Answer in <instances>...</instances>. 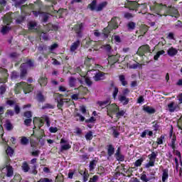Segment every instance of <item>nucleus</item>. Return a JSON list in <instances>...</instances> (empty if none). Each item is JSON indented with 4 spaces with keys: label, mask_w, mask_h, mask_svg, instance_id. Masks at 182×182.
I'll return each mask as SVG.
<instances>
[{
    "label": "nucleus",
    "mask_w": 182,
    "mask_h": 182,
    "mask_svg": "<svg viewBox=\"0 0 182 182\" xmlns=\"http://www.w3.org/2000/svg\"><path fill=\"white\" fill-rule=\"evenodd\" d=\"M156 10L159 14H163L165 16L169 15V16L177 18V16H180V14H178V10L176 9V7L167 6L166 4H158L156 5Z\"/></svg>",
    "instance_id": "f257e3e1"
},
{
    "label": "nucleus",
    "mask_w": 182,
    "mask_h": 182,
    "mask_svg": "<svg viewBox=\"0 0 182 182\" xmlns=\"http://www.w3.org/2000/svg\"><path fill=\"white\" fill-rule=\"evenodd\" d=\"M117 19L119 17L114 16L109 22H108V26L105 27L102 30V34L104 38H109V35L112 31L117 29L119 28V23H117Z\"/></svg>",
    "instance_id": "f03ea898"
},
{
    "label": "nucleus",
    "mask_w": 182,
    "mask_h": 182,
    "mask_svg": "<svg viewBox=\"0 0 182 182\" xmlns=\"http://www.w3.org/2000/svg\"><path fill=\"white\" fill-rule=\"evenodd\" d=\"M127 5L129 11H134L135 12H137V11H139V8H141V11L139 14H141V11L147 9V3L140 4H138L137 1H128Z\"/></svg>",
    "instance_id": "7ed1b4c3"
},
{
    "label": "nucleus",
    "mask_w": 182,
    "mask_h": 182,
    "mask_svg": "<svg viewBox=\"0 0 182 182\" xmlns=\"http://www.w3.org/2000/svg\"><path fill=\"white\" fill-rule=\"evenodd\" d=\"M157 156H159V152L157 151H152L151 154L148 155L149 161L146 164V168L154 167V164L156 163V159H157Z\"/></svg>",
    "instance_id": "20e7f679"
},
{
    "label": "nucleus",
    "mask_w": 182,
    "mask_h": 182,
    "mask_svg": "<svg viewBox=\"0 0 182 182\" xmlns=\"http://www.w3.org/2000/svg\"><path fill=\"white\" fill-rule=\"evenodd\" d=\"M17 87H22L25 95H27V93H31V92H33V86H32L31 84H28L25 82H18L16 84Z\"/></svg>",
    "instance_id": "39448f33"
},
{
    "label": "nucleus",
    "mask_w": 182,
    "mask_h": 182,
    "mask_svg": "<svg viewBox=\"0 0 182 182\" xmlns=\"http://www.w3.org/2000/svg\"><path fill=\"white\" fill-rule=\"evenodd\" d=\"M31 9H35V5L33 4H30L29 5L24 4L21 6V14H23L26 16L31 15V14H32Z\"/></svg>",
    "instance_id": "423d86ee"
},
{
    "label": "nucleus",
    "mask_w": 182,
    "mask_h": 182,
    "mask_svg": "<svg viewBox=\"0 0 182 182\" xmlns=\"http://www.w3.org/2000/svg\"><path fill=\"white\" fill-rule=\"evenodd\" d=\"M150 52H151L150 46L145 44L139 48L137 55H139V56H144L145 53H150Z\"/></svg>",
    "instance_id": "0eeeda50"
},
{
    "label": "nucleus",
    "mask_w": 182,
    "mask_h": 182,
    "mask_svg": "<svg viewBox=\"0 0 182 182\" xmlns=\"http://www.w3.org/2000/svg\"><path fill=\"white\" fill-rule=\"evenodd\" d=\"M0 73L2 76V77L0 78V83H6V82H8V77H9L8 70L0 68Z\"/></svg>",
    "instance_id": "6e6552de"
},
{
    "label": "nucleus",
    "mask_w": 182,
    "mask_h": 182,
    "mask_svg": "<svg viewBox=\"0 0 182 182\" xmlns=\"http://www.w3.org/2000/svg\"><path fill=\"white\" fill-rule=\"evenodd\" d=\"M20 78L25 79L28 75V65L26 63H22L20 67Z\"/></svg>",
    "instance_id": "1a4fd4ad"
},
{
    "label": "nucleus",
    "mask_w": 182,
    "mask_h": 182,
    "mask_svg": "<svg viewBox=\"0 0 182 182\" xmlns=\"http://www.w3.org/2000/svg\"><path fill=\"white\" fill-rule=\"evenodd\" d=\"M114 157L117 161H124V155L122 154V147L119 146L115 153Z\"/></svg>",
    "instance_id": "9d476101"
},
{
    "label": "nucleus",
    "mask_w": 182,
    "mask_h": 182,
    "mask_svg": "<svg viewBox=\"0 0 182 182\" xmlns=\"http://www.w3.org/2000/svg\"><path fill=\"white\" fill-rule=\"evenodd\" d=\"M168 109L170 113H174L175 112H178V110H180V106L174 102H171L168 104Z\"/></svg>",
    "instance_id": "9b49d317"
},
{
    "label": "nucleus",
    "mask_w": 182,
    "mask_h": 182,
    "mask_svg": "<svg viewBox=\"0 0 182 182\" xmlns=\"http://www.w3.org/2000/svg\"><path fill=\"white\" fill-rule=\"evenodd\" d=\"M82 31H83V23L74 26V31L78 38H82Z\"/></svg>",
    "instance_id": "f8f14e48"
},
{
    "label": "nucleus",
    "mask_w": 182,
    "mask_h": 182,
    "mask_svg": "<svg viewBox=\"0 0 182 182\" xmlns=\"http://www.w3.org/2000/svg\"><path fill=\"white\" fill-rule=\"evenodd\" d=\"M33 123L35 127H36L37 126L38 129H41V127H43V124H45V121L43 119L36 117L33 119Z\"/></svg>",
    "instance_id": "ddd939ff"
},
{
    "label": "nucleus",
    "mask_w": 182,
    "mask_h": 182,
    "mask_svg": "<svg viewBox=\"0 0 182 182\" xmlns=\"http://www.w3.org/2000/svg\"><path fill=\"white\" fill-rule=\"evenodd\" d=\"M106 150H107V156H109V157H112V156H113V154H114V146H113V144H107L106 146Z\"/></svg>",
    "instance_id": "4468645a"
},
{
    "label": "nucleus",
    "mask_w": 182,
    "mask_h": 182,
    "mask_svg": "<svg viewBox=\"0 0 182 182\" xmlns=\"http://www.w3.org/2000/svg\"><path fill=\"white\" fill-rule=\"evenodd\" d=\"M14 15L15 18H16V23H18V25H21V23L24 22L25 19H26V17H25V16L18 15V13H14Z\"/></svg>",
    "instance_id": "2eb2a0df"
},
{
    "label": "nucleus",
    "mask_w": 182,
    "mask_h": 182,
    "mask_svg": "<svg viewBox=\"0 0 182 182\" xmlns=\"http://www.w3.org/2000/svg\"><path fill=\"white\" fill-rule=\"evenodd\" d=\"M118 100H119V102L121 103H122L123 106H126V105H129V102H130V99L127 98L124 95H119Z\"/></svg>",
    "instance_id": "dca6fc26"
},
{
    "label": "nucleus",
    "mask_w": 182,
    "mask_h": 182,
    "mask_svg": "<svg viewBox=\"0 0 182 182\" xmlns=\"http://www.w3.org/2000/svg\"><path fill=\"white\" fill-rule=\"evenodd\" d=\"M80 46V41L77 40L75 42L73 43L72 45L70 47V52H75L77 50V48Z\"/></svg>",
    "instance_id": "f3484780"
},
{
    "label": "nucleus",
    "mask_w": 182,
    "mask_h": 182,
    "mask_svg": "<svg viewBox=\"0 0 182 182\" xmlns=\"http://www.w3.org/2000/svg\"><path fill=\"white\" fill-rule=\"evenodd\" d=\"M38 82L41 87H45L48 85V77L46 76H41L38 80Z\"/></svg>",
    "instance_id": "a211bd4d"
},
{
    "label": "nucleus",
    "mask_w": 182,
    "mask_h": 182,
    "mask_svg": "<svg viewBox=\"0 0 182 182\" xmlns=\"http://www.w3.org/2000/svg\"><path fill=\"white\" fill-rule=\"evenodd\" d=\"M167 53L168 56H171V58H173V56H176V55L178 53V50H177V48H174L173 47H171L168 49Z\"/></svg>",
    "instance_id": "6ab92c4d"
},
{
    "label": "nucleus",
    "mask_w": 182,
    "mask_h": 182,
    "mask_svg": "<svg viewBox=\"0 0 182 182\" xmlns=\"http://www.w3.org/2000/svg\"><path fill=\"white\" fill-rule=\"evenodd\" d=\"M97 105L100 107H106V106H109V105H110V98H107L105 101H98Z\"/></svg>",
    "instance_id": "aec40b11"
},
{
    "label": "nucleus",
    "mask_w": 182,
    "mask_h": 182,
    "mask_svg": "<svg viewBox=\"0 0 182 182\" xmlns=\"http://www.w3.org/2000/svg\"><path fill=\"white\" fill-rule=\"evenodd\" d=\"M108 63H117L119 62V56L117 55H109Z\"/></svg>",
    "instance_id": "412c9836"
},
{
    "label": "nucleus",
    "mask_w": 182,
    "mask_h": 182,
    "mask_svg": "<svg viewBox=\"0 0 182 182\" xmlns=\"http://www.w3.org/2000/svg\"><path fill=\"white\" fill-rule=\"evenodd\" d=\"M168 180V170L167 168L162 170V182H166Z\"/></svg>",
    "instance_id": "4be33fe9"
},
{
    "label": "nucleus",
    "mask_w": 182,
    "mask_h": 182,
    "mask_svg": "<svg viewBox=\"0 0 182 182\" xmlns=\"http://www.w3.org/2000/svg\"><path fill=\"white\" fill-rule=\"evenodd\" d=\"M104 76H105L104 73L99 72L96 73L95 75L94 76V80H95V82H99V80H103Z\"/></svg>",
    "instance_id": "5701e85b"
},
{
    "label": "nucleus",
    "mask_w": 182,
    "mask_h": 182,
    "mask_svg": "<svg viewBox=\"0 0 182 182\" xmlns=\"http://www.w3.org/2000/svg\"><path fill=\"white\" fill-rule=\"evenodd\" d=\"M144 111L148 113L149 114H154V113H156V109L149 106L144 107Z\"/></svg>",
    "instance_id": "b1692460"
},
{
    "label": "nucleus",
    "mask_w": 182,
    "mask_h": 182,
    "mask_svg": "<svg viewBox=\"0 0 182 182\" xmlns=\"http://www.w3.org/2000/svg\"><path fill=\"white\" fill-rule=\"evenodd\" d=\"M6 170H7L6 176L12 177V176H14V168L11 165H7Z\"/></svg>",
    "instance_id": "393cba45"
},
{
    "label": "nucleus",
    "mask_w": 182,
    "mask_h": 182,
    "mask_svg": "<svg viewBox=\"0 0 182 182\" xmlns=\"http://www.w3.org/2000/svg\"><path fill=\"white\" fill-rule=\"evenodd\" d=\"M70 149H72V146L69 143H68L66 144L61 145L60 151V153H63V151H66Z\"/></svg>",
    "instance_id": "a878e982"
},
{
    "label": "nucleus",
    "mask_w": 182,
    "mask_h": 182,
    "mask_svg": "<svg viewBox=\"0 0 182 182\" xmlns=\"http://www.w3.org/2000/svg\"><path fill=\"white\" fill-rule=\"evenodd\" d=\"M127 30L129 31H134V29H136V23L133 21H129L127 24Z\"/></svg>",
    "instance_id": "bb28decb"
},
{
    "label": "nucleus",
    "mask_w": 182,
    "mask_h": 182,
    "mask_svg": "<svg viewBox=\"0 0 182 182\" xmlns=\"http://www.w3.org/2000/svg\"><path fill=\"white\" fill-rule=\"evenodd\" d=\"M112 107L109 109V112H112V113H117V112H119V110H120V107H119V106H117V105L116 104H112L111 105Z\"/></svg>",
    "instance_id": "cd10ccee"
},
{
    "label": "nucleus",
    "mask_w": 182,
    "mask_h": 182,
    "mask_svg": "<svg viewBox=\"0 0 182 182\" xmlns=\"http://www.w3.org/2000/svg\"><path fill=\"white\" fill-rule=\"evenodd\" d=\"M107 5V1H104L98 4L96 8L97 12H100V11H103V8H105Z\"/></svg>",
    "instance_id": "c85d7f7f"
},
{
    "label": "nucleus",
    "mask_w": 182,
    "mask_h": 182,
    "mask_svg": "<svg viewBox=\"0 0 182 182\" xmlns=\"http://www.w3.org/2000/svg\"><path fill=\"white\" fill-rule=\"evenodd\" d=\"M28 31H32L33 29H35L36 28V26H38V23H36V22L35 21H30L28 24Z\"/></svg>",
    "instance_id": "c756f323"
},
{
    "label": "nucleus",
    "mask_w": 182,
    "mask_h": 182,
    "mask_svg": "<svg viewBox=\"0 0 182 182\" xmlns=\"http://www.w3.org/2000/svg\"><path fill=\"white\" fill-rule=\"evenodd\" d=\"M8 4V0H0V14L5 10V6Z\"/></svg>",
    "instance_id": "7c9ffc66"
},
{
    "label": "nucleus",
    "mask_w": 182,
    "mask_h": 182,
    "mask_svg": "<svg viewBox=\"0 0 182 182\" xmlns=\"http://www.w3.org/2000/svg\"><path fill=\"white\" fill-rule=\"evenodd\" d=\"M20 143L22 146H28L29 144V139L26 136H22Z\"/></svg>",
    "instance_id": "2f4dec72"
},
{
    "label": "nucleus",
    "mask_w": 182,
    "mask_h": 182,
    "mask_svg": "<svg viewBox=\"0 0 182 182\" xmlns=\"http://www.w3.org/2000/svg\"><path fill=\"white\" fill-rule=\"evenodd\" d=\"M97 164V161L93 159L90 162V171H93L95 168L96 167V165Z\"/></svg>",
    "instance_id": "473e14b6"
},
{
    "label": "nucleus",
    "mask_w": 182,
    "mask_h": 182,
    "mask_svg": "<svg viewBox=\"0 0 182 182\" xmlns=\"http://www.w3.org/2000/svg\"><path fill=\"white\" fill-rule=\"evenodd\" d=\"M36 96L38 102L40 103H43V102H45V96L42 95V92H38Z\"/></svg>",
    "instance_id": "72a5a7b5"
},
{
    "label": "nucleus",
    "mask_w": 182,
    "mask_h": 182,
    "mask_svg": "<svg viewBox=\"0 0 182 182\" xmlns=\"http://www.w3.org/2000/svg\"><path fill=\"white\" fill-rule=\"evenodd\" d=\"M4 127L6 129V130H8L9 132H11V130L14 129V126L12 125V123H11V121L9 120L6 121V124H4Z\"/></svg>",
    "instance_id": "f704fd0d"
},
{
    "label": "nucleus",
    "mask_w": 182,
    "mask_h": 182,
    "mask_svg": "<svg viewBox=\"0 0 182 182\" xmlns=\"http://www.w3.org/2000/svg\"><path fill=\"white\" fill-rule=\"evenodd\" d=\"M9 31H11V28L9 26H4L1 28V33H2V35H6V33H8V32H9Z\"/></svg>",
    "instance_id": "c9c22d12"
},
{
    "label": "nucleus",
    "mask_w": 182,
    "mask_h": 182,
    "mask_svg": "<svg viewBox=\"0 0 182 182\" xmlns=\"http://www.w3.org/2000/svg\"><path fill=\"white\" fill-rule=\"evenodd\" d=\"M41 119H43V120L46 122L47 127H50V119L49 118V117H48V115H43L41 117Z\"/></svg>",
    "instance_id": "e433bc0d"
},
{
    "label": "nucleus",
    "mask_w": 182,
    "mask_h": 182,
    "mask_svg": "<svg viewBox=\"0 0 182 182\" xmlns=\"http://www.w3.org/2000/svg\"><path fill=\"white\" fill-rule=\"evenodd\" d=\"M119 81L121 82L122 86H127V81H126V77L124 75L119 76Z\"/></svg>",
    "instance_id": "4c0bfd02"
},
{
    "label": "nucleus",
    "mask_w": 182,
    "mask_h": 182,
    "mask_svg": "<svg viewBox=\"0 0 182 182\" xmlns=\"http://www.w3.org/2000/svg\"><path fill=\"white\" fill-rule=\"evenodd\" d=\"M166 53V51L164 50H159L156 53V54L154 56V60H159V58L161 56V55H164Z\"/></svg>",
    "instance_id": "58836bf2"
},
{
    "label": "nucleus",
    "mask_w": 182,
    "mask_h": 182,
    "mask_svg": "<svg viewBox=\"0 0 182 182\" xmlns=\"http://www.w3.org/2000/svg\"><path fill=\"white\" fill-rule=\"evenodd\" d=\"M55 100H57V107L60 109L62 107H63V99H59V98H55Z\"/></svg>",
    "instance_id": "ea45409f"
},
{
    "label": "nucleus",
    "mask_w": 182,
    "mask_h": 182,
    "mask_svg": "<svg viewBox=\"0 0 182 182\" xmlns=\"http://www.w3.org/2000/svg\"><path fill=\"white\" fill-rule=\"evenodd\" d=\"M177 140V137L176 136V134H174L171 138V147L173 150L176 149V141Z\"/></svg>",
    "instance_id": "a19ab883"
},
{
    "label": "nucleus",
    "mask_w": 182,
    "mask_h": 182,
    "mask_svg": "<svg viewBox=\"0 0 182 182\" xmlns=\"http://www.w3.org/2000/svg\"><path fill=\"white\" fill-rule=\"evenodd\" d=\"M41 9H42L41 7V5H38V11H32L31 12L33 13L34 16L38 17V16H39V15H42V14H43V12H42Z\"/></svg>",
    "instance_id": "79ce46f5"
},
{
    "label": "nucleus",
    "mask_w": 182,
    "mask_h": 182,
    "mask_svg": "<svg viewBox=\"0 0 182 182\" xmlns=\"http://www.w3.org/2000/svg\"><path fill=\"white\" fill-rule=\"evenodd\" d=\"M19 76H21L19 75V73L16 72V71H13L11 73V80H16V79H18Z\"/></svg>",
    "instance_id": "37998d69"
},
{
    "label": "nucleus",
    "mask_w": 182,
    "mask_h": 182,
    "mask_svg": "<svg viewBox=\"0 0 182 182\" xmlns=\"http://www.w3.org/2000/svg\"><path fill=\"white\" fill-rule=\"evenodd\" d=\"M96 0H93L91 4L88 5V8L90 9V11H96Z\"/></svg>",
    "instance_id": "c03bdc74"
},
{
    "label": "nucleus",
    "mask_w": 182,
    "mask_h": 182,
    "mask_svg": "<svg viewBox=\"0 0 182 182\" xmlns=\"http://www.w3.org/2000/svg\"><path fill=\"white\" fill-rule=\"evenodd\" d=\"M92 62H93V58H87L85 60V65L87 66V68H90L92 66Z\"/></svg>",
    "instance_id": "a18cd8bd"
},
{
    "label": "nucleus",
    "mask_w": 182,
    "mask_h": 182,
    "mask_svg": "<svg viewBox=\"0 0 182 182\" xmlns=\"http://www.w3.org/2000/svg\"><path fill=\"white\" fill-rule=\"evenodd\" d=\"M6 153L7 154V156H10V157H12V156H14V149H12V147L11 146H8L6 150Z\"/></svg>",
    "instance_id": "49530a36"
},
{
    "label": "nucleus",
    "mask_w": 182,
    "mask_h": 182,
    "mask_svg": "<svg viewBox=\"0 0 182 182\" xmlns=\"http://www.w3.org/2000/svg\"><path fill=\"white\" fill-rule=\"evenodd\" d=\"M6 105L7 106H10V107H12V106H14V105H16V101L15 100H9V99H8L6 101Z\"/></svg>",
    "instance_id": "de8ad7c7"
},
{
    "label": "nucleus",
    "mask_w": 182,
    "mask_h": 182,
    "mask_svg": "<svg viewBox=\"0 0 182 182\" xmlns=\"http://www.w3.org/2000/svg\"><path fill=\"white\" fill-rule=\"evenodd\" d=\"M64 181V176L62 173H59L55 177V182H63Z\"/></svg>",
    "instance_id": "09e8293b"
},
{
    "label": "nucleus",
    "mask_w": 182,
    "mask_h": 182,
    "mask_svg": "<svg viewBox=\"0 0 182 182\" xmlns=\"http://www.w3.org/2000/svg\"><path fill=\"white\" fill-rule=\"evenodd\" d=\"M166 39H168L169 41H176V36L174 35V33L169 32L166 36Z\"/></svg>",
    "instance_id": "8fccbe9b"
},
{
    "label": "nucleus",
    "mask_w": 182,
    "mask_h": 182,
    "mask_svg": "<svg viewBox=\"0 0 182 182\" xmlns=\"http://www.w3.org/2000/svg\"><path fill=\"white\" fill-rule=\"evenodd\" d=\"M22 169L24 171V173H28V171L31 170V168L29 167V165H28V163L24 162L22 166Z\"/></svg>",
    "instance_id": "3c124183"
},
{
    "label": "nucleus",
    "mask_w": 182,
    "mask_h": 182,
    "mask_svg": "<svg viewBox=\"0 0 182 182\" xmlns=\"http://www.w3.org/2000/svg\"><path fill=\"white\" fill-rule=\"evenodd\" d=\"M126 114V111L124 110H119L117 113L116 114L117 119H120V117H123Z\"/></svg>",
    "instance_id": "603ef678"
},
{
    "label": "nucleus",
    "mask_w": 182,
    "mask_h": 182,
    "mask_svg": "<svg viewBox=\"0 0 182 182\" xmlns=\"http://www.w3.org/2000/svg\"><path fill=\"white\" fill-rule=\"evenodd\" d=\"M46 109H55V107L51 104L46 103L42 107V109L45 110Z\"/></svg>",
    "instance_id": "864d4df0"
},
{
    "label": "nucleus",
    "mask_w": 182,
    "mask_h": 182,
    "mask_svg": "<svg viewBox=\"0 0 182 182\" xmlns=\"http://www.w3.org/2000/svg\"><path fill=\"white\" fill-rule=\"evenodd\" d=\"M137 68H141V64L139 63L138 62L129 65V69H137Z\"/></svg>",
    "instance_id": "5fc2aeb1"
},
{
    "label": "nucleus",
    "mask_w": 182,
    "mask_h": 182,
    "mask_svg": "<svg viewBox=\"0 0 182 182\" xmlns=\"http://www.w3.org/2000/svg\"><path fill=\"white\" fill-rule=\"evenodd\" d=\"M10 182H21V175L16 174Z\"/></svg>",
    "instance_id": "6e6d98bb"
},
{
    "label": "nucleus",
    "mask_w": 182,
    "mask_h": 182,
    "mask_svg": "<svg viewBox=\"0 0 182 182\" xmlns=\"http://www.w3.org/2000/svg\"><path fill=\"white\" fill-rule=\"evenodd\" d=\"M85 139L86 140H92L93 139V132L92 131H90L85 134Z\"/></svg>",
    "instance_id": "4d7b16f0"
},
{
    "label": "nucleus",
    "mask_w": 182,
    "mask_h": 182,
    "mask_svg": "<svg viewBox=\"0 0 182 182\" xmlns=\"http://www.w3.org/2000/svg\"><path fill=\"white\" fill-rule=\"evenodd\" d=\"M76 79L73 77H71L69 80V85L70 87H74L75 85Z\"/></svg>",
    "instance_id": "13d9d810"
},
{
    "label": "nucleus",
    "mask_w": 182,
    "mask_h": 182,
    "mask_svg": "<svg viewBox=\"0 0 182 182\" xmlns=\"http://www.w3.org/2000/svg\"><path fill=\"white\" fill-rule=\"evenodd\" d=\"M124 18H125V19H132V18H134V15L132 13L126 12L124 14Z\"/></svg>",
    "instance_id": "bf43d9fd"
},
{
    "label": "nucleus",
    "mask_w": 182,
    "mask_h": 182,
    "mask_svg": "<svg viewBox=\"0 0 182 182\" xmlns=\"http://www.w3.org/2000/svg\"><path fill=\"white\" fill-rule=\"evenodd\" d=\"M30 174H34L35 176H36V174H38V170H36V165H33L31 167V171H29Z\"/></svg>",
    "instance_id": "052dcab7"
},
{
    "label": "nucleus",
    "mask_w": 182,
    "mask_h": 182,
    "mask_svg": "<svg viewBox=\"0 0 182 182\" xmlns=\"http://www.w3.org/2000/svg\"><path fill=\"white\" fill-rule=\"evenodd\" d=\"M31 124H32V118H27L24 120V124L27 127H29V126H31Z\"/></svg>",
    "instance_id": "680f3d73"
},
{
    "label": "nucleus",
    "mask_w": 182,
    "mask_h": 182,
    "mask_svg": "<svg viewBox=\"0 0 182 182\" xmlns=\"http://www.w3.org/2000/svg\"><path fill=\"white\" fill-rule=\"evenodd\" d=\"M6 92V85H3L0 87V95H5V92Z\"/></svg>",
    "instance_id": "e2e57ef3"
},
{
    "label": "nucleus",
    "mask_w": 182,
    "mask_h": 182,
    "mask_svg": "<svg viewBox=\"0 0 182 182\" xmlns=\"http://www.w3.org/2000/svg\"><path fill=\"white\" fill-rule=\"evenodd\" d=\"M24 117H26V119H31L32 117V112L31 111H26L23 113Z\"/></svg>",
    "instance_id": "0e129e2a"
},
{
    "label": "nucleus",
    "mask_w": 182,
    "mask_h": 182,
    "mask_svg": "<svg viewBox=\"0 0 182 182\" xmlns=\"http://www.w3.org/2000/svg\"><path fill=\"white\" fill-rule=\"evenodd\" d=\"M140 179H141L142 181H144V182H149V181H150V178H147V175H146V174H142V175L141 176Z\"/></svg>",
    "instance_id": "69168bd1"
},
{
    "label": "nucleus",
    "mask_w": 182,
    "mask_h": 182,
    "mask_svg": "<svg viewBox=\"0 0 182 182\" xmlns=\"http://www.w3.org/2000/svg\"><path fill=\"white\" fill-rule=\"evenodd\" d=\"M97 180H99V176L95 175L92 178H90L88 182H97Z\"/></svg>",
    "instance_id": "338daca9"
},
{
    "label": "nucleus",
    "mask_w": 182,
    "mask_h": 182,
    "mask_svg": "<svg viewBox=\"0 0 182 182\" xmlns=\"http://www.w3.org/2000/svg\"><path fill=\"white\" fill-rule=\"evenodd\" d=\"M180 28H182V21L180 20H178L176 23L175 24V28L178 29Z\"/></svg>",
    "instance_id": "774afa93"
}]
</instances>
